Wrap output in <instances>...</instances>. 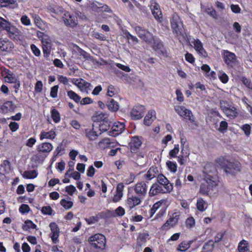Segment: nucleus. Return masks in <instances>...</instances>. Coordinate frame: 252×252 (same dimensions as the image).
<instances>
[{
	"instance_id": "nucleus-1",
	"label": "nucleus",
	"mask_w": 252,
	"mask_h": 252,
	"mask_svg": "<svg viewBox=\"0 0 252 252\" xmlns=\"http://www.w3.org/2000/svg\"><path fill=\"white\" fill-rule=\"evenodd\" d=\"M216 162L221 166L227 174L235 175L236 173L241 171L242 165L239 161H230L226 159L224 157H220L217 158Z\"/></svg>"
},
{
	"instance_id": "nucleus-2",
	"label": "nucleus",
	"mask_w": 252,
	"mask_h": 252,
	"mask_svg": "<svg viewBox=\"0 0 252 252\" xmlns=\"http://www.w3.org/2000/svg\"><path fill=\"white\" fill-rule=\"evenodd\" d=\"M219 183V180L217 177L206 174L204 175L203 182L200 186L199 193L202 195L208 196L210 192L213 191L218 186Z\"/></svg>"
},
{
	"instance_id": "nucleus-3",
	"label": "nucleus",
	"mask_w": 252,
	"mask_h": 252,
	"mask_svg": "<svg viewBox=\"0 0 252 252\" xmlns=\"http://www.w3.org/2000/svg\"><path fill=\"white\" fill-rule=\"evenodd\" d=\"M171 27L173 32L177 36L185 37V29L180 17L176 13L173 14L170 20Z\"/></svg>"
},
{
	"instance_id": "nucleus-4",
	"label": "nucleus",
	"mask_w": 252,
	"mask_h": 252,
	"mask_svg": "<svg viewBox=\"0 0 252 252\" xmlns=\"http://www.w3.org/2000/svg\"><path fill=\"white\" fill-rule=\"evenodd\" d=\"M88 242L95 249L102 250L105 249L106 240L105 236L102 234L97 233L90 236Z\"/></svg>"
},
{
	"instance_id": "nucleus-5",
	"label": "nucleus",
	"mask_w": 252,
	"mask_h": 252,
	"mask_svg": "<svg viewBox=\"0 0 252 252\" xmlns=\"http://www.w3.org/2000/svg\"><path fill=\"white\" fill-rule=\"evenodd\" d=\"M174 110L180 116L189 121L193 125L197 126V122L195 121V118L193 115L191 110L187 109L184 106L180 105L175 106Z\"/></svg>"
},
{
	"instance_id": "nucleus-6",
	"label": "nucleus",
	"mask_w": 252,
	"mask_h": 252,
	"mask_svg": "<svg viewBox=\"0 0 252 252\" xmlns=\"http://www.w3.org/2000/svg\"><path fill=\"white\" fill-rule=\"evenodd\" d=\"M181 213L179 211H176L171 214H169V218L161 226V231H167L175 226L180 220Z\"/></svg>"
},
{
	"instance_id": "nucleus-7",
	"label": "nucleus",
	"mask_w": 252,
	"mask_h": 252,
	"mask_svg": "<svg viewBox=\"0 0 252 252\" xmlns=\"http://www.w3.org/2000/svg\"><path fill=\"white\" fill-rule=\"evenodd\" d=\"M142 200L141 198L128 191L126 200L125 206L129 210H131L137 206L140 205Z\"/></svg>"
},
{
	"instance_id": "nucleus-8",
	"label": "nucleus",
	"mask_w": 252,
	"mask_h": 252,
	"mask_svg": "<svg viewBox=\"0 0 252 252\" xmlns=\"http://www.w3.org/2000/svg\"><path fill=\"white\" fill-rule=\"evenodd\" d=\"M220 108L226 117L230 119H234L238 115L237 109L234 105L226 102L224 105H221Z\"/></svg>"
},
{
	"instance_id": "nucleus-9",
	"label": "nucleus",
	"mask_w": 252,
	"mask_h": 252,
	"mask_svg": "<svg viewBox=\"0 0 252 252\" xmlns=\"http://www.w3.org/2000/svg\"><path fill=\"white\" fill-rule=\"evenodd\" d=\"M151 44L153 49L157 52L159 55L162 56L165 58L168 57V54L163 42L158 37H157L155 38Z\"/></svg>"
},
{
	"instance_id": "nucleus-10",
	"label": "nucleus",
	"mask_w": 252,
	"mask_h": 252,
	"mask_svg": "<svg viewBox=\"0 0 252 252\" xmlns=\"http://www.w3.org/2000/svg\"><path fill=\"white\" fill-rule=\"evenodd\" d=\"M135 195L143 199L147 195L148 186L144 181L137 182L133 187Z\"/></svg>"
},
{
	"instance_id": "nucleus-11",
	"label": "nucleus",
	"mask_w": 252,
	"mask_h": 252,
	"mask_svg": "<svg viewBox=\"0 0 252 252\" xmlns=\"http://www.w3.org/2000/svg\"><path fill=\"white\" fill-rule=\"evenodd\" d=\"M157 182L163 187V189L166 193H170L173 189V185L168 179L162 174L157 177Z\"/></svg>"
},
{
	"instance_id": "nucleus-12",
	"label": "nucleus",
	"mask_w": 252,
	"mask_h": 252,
	"mask_svg": "<svg viewBox=\"0 0 252 252\" xmlns=\"http://www.w3.org/2000/svg\"><path fill=\"white\" fill-rule=\"evenodd\" d=\"M17 106L10 100H5L3 103H0V113L6 114L14 113Z\"/></svg>"
},
{
	"instance_id": "nucleus-13",
	"label": "nucleus",
	"mask_w": 252,
	"mask_h": 252,
	"mask_svg": "<svg viewBox=\"0 0 252 252\" xmlns=\"http://www.w3.org/2000/svg\"><path fill=\"white\" fill-rule=\"evenodd\" d=\"M150 9L155 19L158 22H161L163 20L162 14L159 5L155 0H151Z\"/></svg>"
},
{
	"instance_id": "nucleus-14",
	"label": "nucleus",
	"mask_w": 252,
	"mask_h": 252,
	"mask_svg": "<svg viewBox=\"0 0 252 252\" xmlns=\"http://www.w3.org/2000/svg\"><path fill=\"white\" fill-rule=\"evenodd\" d=\"M64 24L72 28L75 27L78 24L77 18L68 11H65L63 17Z\"/></svg>"
},
{
	"instance_id": "nucleus-15",
	"label": "nucleus",
	"mask_w": 252,
	"mask_h": 252,
	"mask_svg": "<svg viewBox=\"0 0 252 252\" xmlns=\"http://www.w3.org/2000/svg\"><path fill=\"white\" fill-rule=\"evenodd\" d=\"M223 61L227 66L233 67L236 61V56L228 50H224L222 53Z\"/></svg>"
},
{
	"instance_id": "nucleus-16",
	"label": "nucleus",
	"mask_w": 252,
	"mask_h": 252,
	"mask_svg": "<svg viewBox=\"0 0 252 252\" xmlns=\"http://www.w3.org/2000/svg\"><path fill=\"white\" fill-rule=\"evenodd\" d=\"M145 108L142 105H136L132 109L130 115L132 120H137L141 119L144 115Z\"/></svg>"
},
{
	"instance_id": "nucleus-17",
	"label": "nucleus",
	"mask_w": 252,
	"mask_h": 252,
	"mask_svg": "<svg viewBox=\"0 0 252 252\" xmlns=\"http://www.w3.org/2000/svg\"><path fill=\"white\" fill-rule=\"evenodd\" d=\"M125 129L124 123L120 122H115L111 127V130L108 132V135L113 137H116L121 134Z\"/></svg>"
},
{
	"instance_id": "nucleus-18",
	"label": "nucleus",
	"mask_w": 252,
	"mask_h": 252,
	"mask_svg": "<svg viewBox=\"0 0 252 252\" xmlns=\"http://www.w3.org/2000/svg\"><path fill=\"white\" fill-rule=\"evenodd\" d=\"M118 145V143L115 142L114 139L109 138H104L97 144V146L101 149L104 150L108 148H114Z\"/></svg>"
},
{
	"instance_id": "nucleus-19",
	"label": "nucleus",
	"mask_w": 252,
	"mask_h": 252,
	"mask_svg": "<svg viewBox=\"0 0 252 252\" xmlns=\"http://www.w3.org/2000/svg\"><path fill=\"white\" fill-rule=\"evenodd\" d=\"M159 174L158 168L155 166H153L151 167L147 173L143 175V181L145 182L146 183H148L152 179L158 177Z\"/></svg>"
},
{
	"instance_id": "nucleus-20",
	"label": "nucleus",
	"mask_w": 252,
	"mask_h": 252,
	"mask_svg": "<svg viewBox=\"0 0 252 252\" xmlns=\"http://www.w3.org/2000/svg\"><path fill=\"white\" fill-rule=\"evenodd\" d=\"M142 144V142L138 136L132 137L129 143L130 152L134 154L139 152Z\"/></svg>"
},
{
	"instance_id": "nucleus-21",
	"label": "nucleus",
	"mask_w": 252,
	"mask_h": 252,
	"mask_svg": "<svg viewBox=\"0 0 252 252\" xmlns=\"http://www.w3.org/2000/svg\"><path fill=\"white\" fill-rule=\"evenodd\" d=\"M51 233V238L54 244L59 242L58 238L59 237L60 229L56 222H52L49 224Z\"/></svg>"
},
{
	"instance_id": "nucleus-22",
	"label": "nucleus",
	"mask_w": 252,
	"mask_h": 252,
	"mask_svg": "<svg viewBox=\"0 0 252 252\" xmlns=\"http://www.w3.org/2000/svg\"><path fill=\"white\" fill-rule=\"evenodd\" d=\"M165 192L163 189V187L158 182L155 183L152 185L148 192L150 197H154L159 194H165Z\"/></svg>"
},
{
	"instance_id": "nucleus-23",
	"label": "nucleus",
	"mask_w": 252,
	"mask_h": 252,
	"mask_svg": "<svg viewBox=\"0 0 252 252\" xmlns=\"http://www.w3.org/2000/svg\"><path fill=\"white\" fill-rule=\"evenodd\" d=\"M192 43L194 45V48L196 51L197 53L203 58H206L207 57L208 54L206 50L204 49L203 46V44L201 42V41L196 39H195Z\"/></svg>"
},
{
	"instance_id": "nucleus-24",
	"label": "nucleus",
	"mask_w": 252,
	"mask_h": 252,
	"mask_svg": "<svg viewBox=\"0 0 252 252\" xmlns=\"http://www.w3.org/2000/svg\"><path fill=\"white\" fill-rule=\"evenodd\" d=\"M53 145L49 142H43L37 145L36 150L39 153H49L53 149Z\"/></svg>"
},
{
	"instance_id": "nucleus-25",
	"label": "nucleus",
	"mask_w": 252,
	"mask_h": 252,
	"mask_svg": "<svg viewBox=\"0 0 252 252\" xmlns=\"http://www.w3.org/2000/svg\"><path fill=\"white\" fill-rule=\"evenodd\" d=\"M194 241L193 240L189 241H183L178 245L176 250L177 252H185L190 248Z\"/></svg>"
},
{
	"instance_id": "nucleus-26",
	"label": "nucleus",
	"mask_w": 252,
	"mask_h": 252,
	"mask_svg": "<svg viewBox=\"0 0 252 252\" xmlns=\"http://www.w3.org/2000/svg\"><path fill=\"white\" fill-rule=\"evenodd\" d=\"M106 106L109 110L112 112H116L119 109L118 102L113 98H109L106 102Z\"/></svg>"
},
{
	"instance_id": "nucleus-27",
	"label": "nucleus",
	"mask_w": 252,
	"mask_h": 252,
	"mask_svg": "<svg viewBox=\"0 0 252 252\" xmlns=\"http://www.w3.org/2000/svg\"><path fill=\"white\" fill-rule=\"evenodd\" d=\"M56 136V131H55V130L53 129H52L48 132L43 131L40 133L39 135L40 140H43L44 139L53 140L55 138Z\"/></svg>"
},
{
	"instance_id": "nucleus-28",
	"label": "nucleus",
	"mask_w": 252,
	"mask_h": 252,
	"mask_svg": "<svg viewBox=\"0 0 252 252\" xmlns=\"http://www.w3.org/2000/svg\"><path fill=\"white\" fill-rule=\"evenodd\" d=\"M47 11L57 15H60L64 12V9L59 5H49L47 7Z\"/></svg>"
},
{
	"instance_id": "nucleus-29",
	"label": "nucleus",
	"mask_w": 252,
	"mask_h": 252,
	"mask_svg": "<svg viewBox=\"0 0 252 252\" xmlns=\"http://www.w3.org/2000/svg\"><path fill=\"white\" fill-rule=\"evenodd\" d=\"M5 31L8 32L11 38H15L16 36L19 34L18 29L12 25L10 23H9V25L6 27Z\"/></svg>"
},
{
	"instance_id": "nucleus-30",
	"label": "nucleus",
	"mask_w": 252,
	"mask_h": 252,
	"mask_svg": "<svg viewBox=\"0 0 252 252\" xmlns=\"http://www.w3.org/2000/svg\"><path fill=\"white\" fill-rule=\"evenodd\" d=\"M84 133L85 134L86 136L90 141H94L96 140L98 136L96 132L94 130L93 127H92V128H89L85 129Z\"/></svg>"
},
{
	"instance_id": "nucleus-31",
	"label": "nucleus",
	"mask_w": 252,
	"mask_h": 252,
	"mask_svg": "<svg viewBox=\"0 0 252 252\" xmlns=\"http://www.w3.org/2000/svg\"><path fill=\"white\" fill-rule=\"evenodd\" d=\"M157 37L156 36H154L152 33L147 31L146 32L143 34V36L142 35V37H141L140 39H142L147 43L151 44Z\"/></svg>"
},
{
	"instance_id": "nucleus-32",
	"label": "nucleus",
	"mask_w": 252,
	"mask_h": 252,
	"mask_svg": "<svg viewBox=\"0 0 252 252\" xmlns=\"http://www.w3.org/2000/svg\"><path fill=\"white\" fill-rule=\"evenodd\" d=\"M157 37L156 36H154L152 33L147 31L146 32L143 34V36L142 35V37H141L140 39H142L147 43L151 44Z\"/></svg>"
},
{
	"instance_id": "nucleus-33",
	"label": "nucleus",
	"mask_w": 252,
	"mask_h": 252,
	"mask_svg": "<svg viewBox=\"0 0 252 252\" xmlns=\"http://www.w3.org/2000/svg\"><path fill=\"white\" fill-rule=\"evenodd\" d=\"M0 49L1 51H7L13 47V44L8 40H1V39H0Z\"/></svg>"
},
{
	"instance_id": "nucleus-34",
	"label": "nucleus",
	"mask_w": 252,
	"mask_h": 252,
	"mask_svg": "<svg viewBox=\"0 0 252 252\" xmlns=\"http://www.w3.org/2000/svg\"><path fill=\"white\" fill-rule=\"evenodd\" d=\"M238 252H248L249 251V243L245 240H241L238 246Z\"/></svg>"
},
{
	"instance_id": "nucleus-35",
	"label": "nucleus",
	"mask_w": 252,
	"mask_h": 252,
	"mask_svg": "<svg viewBox=\"0 0 252 252\" xmlns=\"http://www.w3.org/2000/svg\"><path fill=\"white\" fill-rule=\"evenodd\" d=\"M196 206L197 210L202 212L207 209V203L202 198L199 197L197 200Z\"/></svg>"
},
{
	"instance_id": "nucleus-36",
	"label": "nucleus",
	"mask_w": 252,
	"mask_h": 252,
	"mask_svg": "<svg viewBox=\"0 0 252 252\" xmlns=\"http://www.w3.org/2000/svg\"><path fill=\"white\" fill-rule=\"evenodd\" d=\"M189 154V151H183V152L182 150H181L180 155L178 157V162L181 165L184 164Z\"/></svg>"
},
{
	"instance_id": "nucleus-37",
	"label": "nucleus",
	"mask_w": 252,
	"mask_h": 252,
	"mask_svg": "<svg viewBox=\"0 0 252 252\" xmlns=\"http://www.w3.org/2000/svg\"><path fill=\"white\" fill-rule=\"evenodd\" d=\"M165 202V200L161 199L154 203L150 211V216L152 217L160 207L161 205Z\"/></svg>"
},
{
	"instance_id": "nucleus-38",
	"label": "nucleus",
	"mask_w": 252,
	"mask_h": 252,
	"mask_svg": "<svg viewBox=\"0 0 252 252\" xmlns=\"http://www.w3.org/2000/svg\"><path fill=\"white\" fill-rule=\"evenodd\" d=\"M111 122L108 119L100 122L99 124V129L101 132L107 131L110 127Z\"/></svg>"
},
{
	"instance_id": "nucleus-39",
	"label": "nucleus",
	"mask_w": 252,
	"mask_h": 252,
	"mask_svg": "<svg viewBox=\"0 0 252 252\" xmlns=\"http://www.w3.org/2000/svg\"><path fill=\"white\" fill-rule=\"evenodd\" d=\"M156 115V112L154 110L149 111L144 118V123L146 126H150L153 121L151 120L152 117Z\"/></svg>"
},
{
	"instance_id": "nucleus-40",
	"label": "nucleus",
	"mask_w": 252,
	"mask_h": 252,
	"mask_svg": "<svg viewBox=\"0 0 252 252\" xmlns=\"http://www.w3.org/2000/svg\"><path fill=\"white\" fill-rule=\"evenodd\" d=\"M10 163L8 160H4L0 164V169L5 173H8L10 171Z\"/></svg>"
},
{
	"instance_id": "nucleus-41",
	"label": "nucleus",
	"mask_w": 252,
	"mask_h": 252,
	"mask_svg": "<svg viewBox=\"0 0 252 252\" xmlns=\"http://www.w3.org/2000/svg\"><path fill=\"white\" fill-rule=\"evenodd\" d=\"M51 118L55 123H58L61 121V115L59 112L56 109L53 108L51 111Z\"/></svg>"
},
{
	"instance_id": "nucleus-42",
	"label": "nucleus",
	"mask_w": 252,
	"mask_h": 252,
	"mask_svg": "<svg viewBox=\"0 0 252 252\" xmlns=\"http://www.w3.org/2000/svg\"><path fill=\"white\" fill-rule=\"evenodd\" d=\"M38 173L35 170L31 171H25L23 174V177L24 178L31 179H34L37 177Z\"/></svg>"
},
{
	"instance_id": "nucleus-43",
	"label": "nucleus",
	"mask_w": 252,
	"mask_h": 252,
	"mask_svg": "<svg viewBox=\"0 0 252 252\" xmlns=\"http://www.w3.org/2000/svg\"><path fill=\"white\" fill-rule=\"evenodd\" d=\"M181 150L183 151H189V144L185 136L182 135L180 137Z\"/></svg>"
},
{
	"instance_id": "nucleus-44",
	"label": "nucleus",
	"mask_w": 252,
	"mask_h": 252,
	"mask_svg": "<svg viewBox=\"0 0 252 252\" xmlns=\"http://www.w3.org/2000/svg\"><path fill=\"white\" fill-rule=\"evenodd\" d=\"M67 94L69 98L74 100L76 103H78L80 101L81 97L74 91H68L67 92Z\"/></svg>"
},
{
	"instance_id": "nucleus-45",
	"label": "nucleus",
	"mask_w": 252,
	"mask_h": 252,
	"mask_svg": "<svg viewBox=\"0 0 252 252\" xmlns=\"http://www.w3.org/2000/svg\"><path fill=\"white\" fill-rule=\"evenodd\" d=\"M109 115L107 113L100 112L96 113L95 116V121L99 122V123L104 121V120H108Z\"/></svg>"
},
{
	"instance_id": "nucleus-46",
	"label": "nucleus",
	"mask_w": 252,
	"mask_h": 252,
	"mask_svg": "<svg viewBox=\"0 0 252 252\" xmlns=\"http://www.w3.org/2000/svg\"><path fill=\"white\" fill-rule=\"evenodd\" d=\"M15 4L17 5L16 0H0V7H7Z\"/></svg>"
},
{
	"instance_id": "nucleus-47",
	"label": "nucleus",
	"mask_w": 252,
	"mask_h": 252,
	"mask_svg": "<svg viewBox=\"0 0 252 252\" xmlns=\"http://www.w3.org/2000/svg\"><path fill=\"white\" fill-rule=\"evenodd\" d=\"M60 204L66 210L70 209L73 205V202L67 200L65 199H62L60 201Z\"/></svg>"
},
{
	"instance_id": "nucleus-48",
	"label": "nucleus",
	"mask_w": 252,
	"mask_h": 252,
	"mask_svg": "<svg viewBox=\"0 0 252 252\" xmlns=\"http://www.w3.org/2000/svg\"><path fill=\"white\" fill-rule=\"evenodd\" d=\"M149 236V234L147 233H140L137 239V242L141 244L145 243L147 241Z\"/></svg>"
},
{
	"instance_id": "nucleus-49",
	"label": "nucleus",
	"mask_w": 252,
	"mask_h": 252,
	"mask_svg": "<svg viewBox=\"0 0 252 252\" xmlns=\"http://www.w3.org/2000/svg\"><path fill=\"white\" fill-rule=\"evenodd\" d=\"M166 165L170 172L175 173L177 170V165L176 162L168 160L166 162Z\"/></svg>"
},
{
	"instance_id": "nucleus-50",
	"label": "nucleus",
	"mask_w": 252,
	"mask_h": 252,
	"mask_svg": "<svg viewBox=\"0 0 252 252\" xmlns=\"http://www.w3.org/2000/svg\"><path fill=\"white\" fill-rule=\"evenodd\" d=\"M241 81L243 84L248 88L252 89V82L251 79L247 78L245 76H242L241 77Z\"/></svg>"
},
{
	"instance_id": "nucleus-51",
	"label": "nucleus",
	"mask_w": 252,
	"mask_h": 252,
	"mask_svg": "<svg viewBox=\"0 0 252 252\" xmlns=\"http://www.w3.org/2000/svg\"><path fill=\"white\" fill-rule=\"evenodd\" d=\"M186 227L187 228L190 229L195 225V220L192 217H189L185 221Z\"/></svg>"
},
{
	"instance_id": "nucleus-52",
	"label": "nucleus",
	"mask_w": 252,
	"mask_h": 252,
	"mask_svg": "<svg viewBox=\"0 0 252 252\" xmlns=\"http://www.w3.org/2000/svg\"><path fill=\"white\" fill-rule=\"evenodd\" d=\"M179 152V144H175L173 149L171 150L169 153L170 158H175L177 157V155Z\"/></svg>"
},
{
	"instance_id": "nucleus-53",
	"label": "nucleus",
	"mask_w": 252,
	"mask_h": 252,
	"mask_svg": "<svg viewBox=\"0 0 252 252\" xmlns=\"http://www.w3.org/2000/svg\"><path fill=\"white\" fill-rule=\"evenodd\" d=\"M25 225L23 226V229H25V227L26 228V230L28 229H35L36 225L34 224L32 220H27L25 221Z\"/></svg>"
},
{
	"instance_id": "nucleus-54",
	"label": "nucleus",
	"mask_w": 252,
	"mask_h": 252,
	"mask_svg": "<svg viewBox=\"0 0 252 252\" xmlns=\"http://www.w3.org/2000/svg\"><path fill=\"white\" fill-rule=\"evenodd\" d=\"M125 214V209L121 206L118 207L115 210V212L112 215L113 217L119 216L122 217Z\"/></svg>"
},
{
	"instance_id": "nucleus-55",
	"label": "nucleus",
	"mask_w": 252,
	"mask_h": 252,
	"mask_svg": "<svg viewBox=\"0 0 252 252\" xmlns=\"http://www.w3.org/2000/svg\"><path fill=\"white\" fill-rule=\"evenodd\" d=\"M241 129L244 132L245 135L249 137L251 134V126L249 124H245L241 127Z\"/></svg>"
},
{
	"instance_id": "nucleus-56",
	"label": "nucleus",
	"mask_w": 252,
	"mask_h": 252,
	"mask_svg": "<svg viewBox=\"0 0 252 252\" xmlns=\"http://www.w3.org/2000/svg\"><path fill=\"white\" fill-rule=\"evenodd\" d=\"M30 47L32 52L36 57H39L41 55L40 50L35 44H32Z\"/></svg>"
},
{
	"instance_id": "nucleus-57",
	"label": "nucleus",
	"mask_w": 252,
	"mask_h": 252,
	"mask_svg": "<svg viewBox=\"0 0 252 252\" xmlns=\"http://www.w3.org/2000/svg\"><path fill=\"white\" fill-rule=\"evenodd\" d=\"M9 23L4 18L0 17V32L5 30L7 26L9 25Z\"/></svg>"
},
{
	"instance_id": "nucleus-58",
	"label": "nucleus",
	"mask_w": 252,
	"mask_h": 252,
	"mask_svg": "<svg viewBox=\"0 0 252 252\" xmlns=\"http://www.w3.org/2000/svg\"><path fill=\"white\" fill-rule=\"evenodd\" d=\"M46 45L43 44L42 47V50L43 53L44 57L47 58L50 54L51 50L50 49L48 48V44H50L48 42H46Z\"/></svg>"
},
{
	"instance_id": "nucleus-59",
	"label": "nucleus",
	"mask_w": 252,
	"mask_h": 252,
	"mask_svg": "<svg viewBox=\"0 0 252 252\" xmlns=\"http://www.w3.org/2000/svg\"><path fill=\"white\" fill-rule=\"evenodd\" d=\"M19 212L22 214L28 213L30 211V208L29 206L26 204H22L19 208Z\"/></svg>"
},
{
	"instance_id": "nucleus-60",
	"label": "nucleus",
	"mask_w": 252,
	"mask_h": 252,
	"mask_svg": "<svg viewBox=\"0 0 252 252\" xmlns=\"http://www.w3.org/2000/svg\"><path fill=\"white\" fill-rule=\"evenodd\" d=\"M116 93V92L115 87L112 85L108 86L107 88V95L110 97H112L114 96Z\"/></svg>"
},
{
	"instance_id": "nucleus-61",
	"label": "nucleus",
	"mask_w": 252,
	"mask_h": 252,
	"mask_svg": "<svg viewBox=\"0 0 252 252\" xmlns=\"http://www.w3.org/2000/svg\"><path fill=\"white\" fill-rule=\"evenodd\" d=\"M53 210L49 206H44L41 209V213L43 215H51L52 214Z\"/></svg>"
},
{
	"instance_id": "nucleus-62",
	"label": "nucleus",
	"mask_w": 252,
	"mask_h": 252,
	"mask_svg": "<svg viewBox=\"0 0 252 252\" xmlns=\"http://www.w3.org/2000/svg\"><path fill=\"white\" fill-rule=\"evenodd\" d=\"M59 86L55 85L51 88L50 96L52 98H56L58 96Z\"/></svg>"
},
{
	"instance_id": "nucleus-63",
	"label": "nucleus",
	"mask_w": 252,
	"mask_h": 252,
	"mask_svg": "<svg viewBox=\"0 0 252 252\" xmlns=\"http://www.w3.org/2000/svg\"><path fill=\"white\" fill-rule=\"evenodd\" d=\"M135 31L137 34L138 37L140 38L142 36H143L146 32L147 31L140 26H136L135 28Z\"/></svg>"
},
{
	"instance_id": "nucleus-64",
	"label": "nucleus",
	"mask_w": 252,
	"mask_h": 252,
	"mask_svg": "<svg viewBox=\"0 0 252 252\" xmlns=\"http://www.w3.org/2000/svg\"><path fill=\"white\" fill-rule=\"evenodd\" d=\"M9 128L12 132H15L19 129V125L15 122H11L9 124Z\"/></svg>"
}]
</instances>
